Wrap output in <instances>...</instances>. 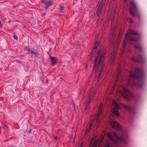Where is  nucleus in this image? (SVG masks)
<instances>
[{
  "label": "nucleus",
  "instance_id": "obj_3",
  "mask_svg": "<svg viewBox=\"0 0 147 147\" xmlns=\"http://www.w3.org/2000/svg\"><path fill=\"white\" fill-rule=\"evenodd\" d=\"M108 136L110 139L115 144H117L118 141H121L124 143L126 142L128 135L127 133L123 132L120 137L116 133H109L108 134Z\"/></svg>",
  "mask_w": 147,
  "mask_h": 147
},
{
  "label": "nucleus",
  "instance_id": "obj_17",
  "mask_svg": "<svg viewBox=\"0 0 147 147\" xmlns=\"http://www.w3.org/2000/svg\"><path fill=\"white\" fill-rule=\"evenodd\" d=\"M42 3L45 5V8H48L50 5H51V4L50 2L47 1L45 0H43L42 1Z\"/></svg>",
  "mask_w": 147,
  "mask_h": 147
},
{
  "label": "nucleus",
  "instance_id": "obj_22",
  "mask_svg": "<svg viewBox=\"0 0 147 147\" xmlns=\"http://www.w3.org/2000/svg\"><path fill=\"white\" fill-rule=\"evenodd\" d=\"M127 21L129 24H131L133 23V21L131 18H127Z\"/></svg>",
  "mask_w": 147,
  "mask_h": 147
},
{
  "label": "nucleus",
  "instance_id": "obj_13",
  "mask_svg": "<svg viewBox=\"0 0 147 147\" xmlns=\"http://www.w3.org/2000/svg\"><path fill=\"white\" fill-rule=\"evenodd\" d=\"M99 42L98 41H97L96 42L94 45V48L92 51L89 57V58H90V60H91V59H92V57L94 55V53L96 52V49L98 45Z\"/></svg>",
  "mask_w": 147,
  "mask_h": 147
},
{
  "label": "nucleus",
  "instance_id": "obj_16",
  "mask_svg": "<svg viewBox=\"0 0 147 147\" xmlns=\"http://www.w3.org/2000/svg\"><path fill=\"white\" fill-rule=\"evenodd\" d=\"M50 58L51 60V65H55L57 63L58 60L56 57L51 56Z\"/></svg>",
  "mask_w": 147,
  "mask_h": 147
},
{
  "label": "nucleus",
  "instance_id": "obj_26",
  "mask_svg": "<svg viewBox=\"0 0 147 147\" xmlns=\"http://www.w3.org/2000/svg\"><path fill=\"white\" fill-rule=\"evenodd\" d=\"M92 125H93V123H92V122L91 121L90 122V125H89V126L88 127V128H90V129H91V127L92 126Z\"/></svg>",
  "mask_w": 147,
  "mask_h": 147
},
{
  "label": "nucleus",
  "instance_id": "obj_24",
  "mask_svg": "<svg viewBox=\"0 0 147 147\" xmlns=\"http://www.w3.org/2000/svg\"><path fill=\"white\" fill-rule=\"evenodd\" d=\"M121 71L120 69H119L117 71V77H119V75L121 73Z\"/></svg>",
  "mask_w": 147,
  "mask_h": 147
},
{
  "label": "nucleus",
  "instance_id": "obj_34",
  "mask_svg": "<svg viewBox=\"0 0 147 147\" xmlns=\"http://www.w3.org/2000/svg\"><path fill=\"white\" fill-rule=\"evenodd\" d=\"M82 146H83V145H82V144H81L80 145L79 147H82Z\"/></svg>",
  "mask_w": 147,
  "mask_h": 147
},
{
  "label": "nucleus",
  "instance_id": "obj_9",
  "mask_svg": "<svg viewBox=\"0 0 147 147\" xmlns=\"http://www.w3.org/2000/svg\"><path fill=\"white\" fill-rule=\"evenodd\" d=\"M128 84L129 86L131 87L138 86L140 88H142L143 85L142 84H138L134 80H131L130 78L128 80Z\"/></svg>",
  "mask_w": 147,
  "mask_h": 147
},
{
  "label": "nucleus",
  "instance_id": "obj_29",
  "mask_svg": "<svg viewBox=\"0 0 147 147\" xmlns=\"http://www.w3.org/2000/svg\"><path fill=\"white\" fill-rule=\"evenodd\" d=\"M112 36H114L115 35V34H114V31H113V30L112 31Z\"/></svg>",
  "mask_w": 147,
  "mask_h": 147
},
{
  "label": "nucleus",
  "instance_id": "obj_1",
  "mask_svg": "<svg viewBox=\"0 0 147 147\" xmlns=\"http://www.w3.org/2000/svg\"><path fill=\"white\" fill-rule=\"evenodd\" d=\"M106 50L100 49L97 50L96 52V57L94 60L93 70L96 71V75H98V79H100L102 76V72L104 68V61L105 57Z\"/></svg>",
  "mask_w": 147,
  "mask_h": 147
},
{
  "label": "nucleus",
  "instance_id": "obj_25",
  "mask_svg": "<svg viewBox=\"0 0 147 147\" xmlns=\"http://www.w3.org/2000/svg\"><path fill=\"white\" fill-rule=\"evenodd\" d=\"M91 129L89 128L88 127V128L85 131V135H87V134L89 132V131H90V130Z\"/></svg>",
  "mask_w": 147,
  "mask_h": 147
},
{
  "label": "nucleus",
  "instance_id": "obj_7",
  "mask_svg": "<svg viewBox=\"0 0 147 147\" xmlns=\"http://www.w3.org/2000/svg\"><path fill=\"white\" fill-rule=\"evenodd\" d=\"M123 96L127 100H130V98L133 97V94L127 89L124 88Z\"/></svg>",
  "mask_w": 147,
  "mask_h": 147
},
{
  "label": "nucleus",
  "instance_id": "obj_35",
  "mask_svg": "<svg viewBox=\"0 0 147 147\" xmlns=\"http://www.w3.org/2000/svg\"><path fill=\"white\" fill-rule=\"evenodd\" d=\"M0 26H2V24H1V21H0Z\"/></svg>",
  "mask_w": 147,
  "mask_h": 147
},
{
  "label": "nucleus",
  "instance_id": "obj_31",
  "mask_svg": "<svg viewBox=\"0 0 147 147\" xmlns=\"http://www.w3.org/2000/svg\"><path fill=\"white\" fill-rule=\"evenodd\" d=\"M60 8L61 9H63V7L62 5H60Z\"/></svg>",
  "mask_w": 147,
  "mask_h": 147
},
{
  "label": "nucleus",
  "instance_id": "obj_28",
  "mask_svg": "<svg viewBox=\"0 0 147 147\" xmlns=\"http://www.w3.org/2000/svg\"><path fill=\"white\" fill-rule=\"evenodd\" d=\"M32 129H30L29 130H28L26 131V132H28V133H30L32 131Z\"/></svg>",
  "mask_w": 147,
  "mask_h": 147
},
{
  "label": "nucleus",
  "instance_id": "obj_19",
  "mask_svg": "<svg viewBox=\"0 0 147 147\" xmlns=\"http://www.w3.org/2000/svg\"><path fill=\"white\" fill-rule=\"evenodd\" d=\"M122 106L127 110L129 111H131L132 110V108L130 106H127V105L124 104H123Z\"/></svg>",
  "mask_w": 147,
  "mask_h": 147
},
{
  "label": "nucleus",
  "instance_id": "obj_32",
  "mask_svg": "<svg viewBox=\"0 0 147 147\" xmlns=\"http://www.w3.org/2000/svg\"><path fill=\"white\" fill-rule=\"evenodd\" d=\"M54 139L55 140H57V136H55L54 137Z\"/></svg>",
  "mask_w": 147,
  "mask_h": 147
},
{
  "label": "nucleus",
  "instance_id": "obj_5",
  "mask_svg": "<svg viewBox=\"0 0 147 147\" xmlns=\"http://www.w3.org/2000/svg\"><path fill=\"white\" fill-rule=\"evenodd\" d=\"M130 5L131 8H129L130 13H131V16L132 17L136 16L139 18H140V15L138 13H135V11H137L138 10V7L134 1H131L130 3Z\"/></svg>",
  "mask_w": 147,
  "mask_h": 147
},
{
  "label": "nucleus",
  "instance_id": "obj_4",
  "mask_svg": "<svg viewBox=\"0 0 147 147\" xmlns=\"http://www.w3.org/2000/svg\"><path fill=\"white\" fill-rule=\"evenodd\" d=\"M134 70L136 73L135 74L131 71H130L129 77L134 80L142 79L144 76V71L141 68H139L136 67H134Z\"/></svg>",
  "mask_w": 147,
  "mask_h": 147
},
{
  "label": "nucleus",
  "instance_id": "obj_14",
  "mask_svg": "<svg viewBox=\"0 0 147 147\" xmlns=\"http://www.w3.org/2000/svg\"><path fill=\"white\" fill-rule=\"evenodd\" d=\"M103 104L101 103L100 104L99 107L98 109V112L97 114L96 117V122H98V119H99L100 115L102 113V109Z\"/></svg>",
  "mask_w": 147,
  "mask_h": 147
},
{
  "label": "nucleus",
  "instance_id": "obj_20",
  "mask_svg": "<svg viewBox=\"0 0 147 147\" xmlns=\"http://www.w3.org/2000/svg\"><path fill=\"white\" fill-rule=\"evenodd\" d=\"M26 49L27 51H28L29 52L28 53V54H30L31 53H32L34 55H35L37 53V52H34L33 51L31 50L29 47H26Z\"/></svg>",
  "mask_w": 147,
  "mask_h": 147
},
{
  "label": "nucleus",
  "instance_id": "obj_6",
  "mask_svg": "<svg viewBox=\"0 0 147 147\" xmlns=\"http://www.w3.org/2000/svg\"><path fill=\"white\" fill-rule=\"evenodd\" d=\"M131 59L134 62L141 64L144 63L146 61V57L142 54H140L138 57L133 56Z\"/></svg>",
  "mask_w": 147,
  "mask_h": 147
},
{
  "label": "nucleus",
  "instance_id": "obj_15",
  "mask_svg": "<svg viewBox=\"0 0 147 147\" xmlns=\"http://www.w3.org/2000/svg\"><path fill=\"white\" fill-rule=\"evenodd\" d=\"M115 52L114 50L113 49L112 52L111 53V56L110 59V61L112 64H113L114 63Z\"/></svg>",
  "mask_w": 147,
  "mask_h": 147
},
{
  "label": "nucleus",
  "instance_id": "obj_11",
  "mask_svg": "<svg viewBox=\"0 0 147 147\" xmlns=\"http://www.w3.org/2000/svg\"><path fill=\"white\" fill-rule=\"evenodd\" d=\"M103 4L102 1L98 4V8L96 11V15L97 16H99L100 14L101 11L102 9Z\"/></svg>",
  "mask_w": 147,
  "mask_h": 147
},
{
  "label": "nucleus",
  "instance_id": "obj_12",
  "mask_svg": "<svg viewBox=\"0 0 147 147\" xmlns=\"http://www.w3.org/2000/svg\"><path fill=\"white\" fill-rule=\"evenodd\" d=\"M111 126L113 128L116 130H121L122 129L121 126L117 123L115 121L112 122L111 123Z\"/></svg>",
  "mask_w": 147,
  "mask_h": 147
},
{
  "label": "nucleus",
  "instance_id": "obj_10",
  "mask_svg": "<svg viewBox=\"0 0 147 147\" xmlns=\"http://www.w3.org/2000/svg\"><path fill=\"white\" fill-rule=\"evenodd\" d=\"M94 94L95 92H91L90 93L88 96V99L87 100L86 103V106L87 109L89 108L90 102L93 98Z\"/></svg>",
  "mask_w": 147,
  "mask_h": 147
},
{
  "label": "nucleus",
  "instance_id": "obj_30",
  "mask_svg": "<svg viewBox=\"0 0 147 147\" xmlns=\"http://www.w3.org/2000/svg\"><path fill=\"white\" fill-rule=\"evenodd\" d=\"M116 78H117L115 80V82L116 83H117V82H118V79L119 77H117V76H116Z\"/></svg>",
  "mask_w": 147,
  "mask_h": 147
},
{
  "label": "nucleus",
  "instance_id": "obj_23",
  "mask_svg": "<svg viewBox=\"0 0 147 147\" xmlns=\"http://www.w3.org/2000/svg\"><path fill=\"white\" fill-rule=\"evenodd\" d=\"M112 146L111 142H108V143L105 144L104 147H111Z\"/></svg>",
  "mask_w": 147,
  "mask_h": 147
},
{
  "label": "nucleus",
  "instance_id": "obj_33",
  "mask_svg": "<svg viewBox=\"0 0 147 147\" xmlns=\"http://www.w3.org/2000/svg\"><path fill=\"white\" fill-rule=\"evenodd\" d=\"M16 62H17L18 63H20V61L19 60H17L16 61Z\"/></svg>",
  "mask_w": 147,
  "mask_h": 147
},
{
  "label": "nucleus",
  "instance_id": "obj_27",
  "mask_svg": "<svg viewBox=\"0 0 147 147\" xmlns=\"http://www.w3.org/2000/svg\"><path fill=\"white\" fill-rule=\"evenodd\" d=\"M13 37L16 40H18V36L16 35H14L13 36Z\"/></svg>",
  "mask_w": 147,
  "mask_h": 147
},
{
  "label": "nucleus",
  "instance_id": "obj_2",
  "mask_svg": "<svg viewBox=\"0 0 147 147\" xmlns=\"http://www.w3.org/2000/svg\"><path fill=\"white\" fill-rule=\"evenodd\" d=\"M140 36V34L134 30L131 29L128 30L125 37L124 42L123 45L121 53L119 55V58L121 57L124 53L127 43H130V42L138 41L139 40Z\"/></svg>",
  "mask_w": 147,
  "mask_h": 147
},
{
  "label": "nucleus",
  "instance_id": "obj_21",
  "mask_svg": "<svg viewBox=\"0 0 147 147\" xmlns=\"http://www.w3.org/2000/svg\"><path fill=\"white\" fill-rule=\"evenodd\" d=\"M131 44L134 45V47L136 48L137 49L141 51L142 50V48L139 45L135 44H134V43H132Z\"/></svg>",
  "mask_w": 147,
  "mask_h": 147
},
{
  "label": "nucleus",
  "instance_id": "obj_8",
  "mask_svg": "<svg viewBox=\"0 0 147 147\" xmlns=\"http://www.w3.org/2000/svg\"><path fill=\"white\" fill-rule=\"evenodd\" d=\"M113 105L114 107L113 110V113L117 116H119V113L118 111V109L120 108L119 105L115 101H113Z\"/></svg>",
  "mask_w": 147,
  "mask_h": 147
},
{
  "label": "nucleus",
  "instance_id": "obj_37",
  "mask_svg": "<svg viewBox=\"0 0 147 147\" xmlns=\"http://www.w3.org/2000/svg\"><path fill=\"white\" fill-rule=\"evenodd\" d=\"M114 89V87L113 86V88H112V90H113V89Z\"/></svg>",
  "mask_w": 147,
  "mask_h": 147
},
{
  "label": "nucleus",
  "instance_id": "obj_38",
  "mask_svg": "<svg viewBox=\"0 0 147 147\" xmlns=\"http://www.w3.org/2000/svg\"><path fill=\"white\" fill-rule=\"evenodd\" d=\"M86 68H87V66H86Z\"/></svg>",
  "mask_w": 147,
  "mask_h": 147
},
{
  "label": "nucleus",
  "instance_id": "obj_18",
  "mask_svg": "<svg viewBox=\"0 0 147 147\" xmlns=\"http://www.w3.org/2000/svg\"><path fill=\"white\" fill-rule=\"evenodd\" d=\"M98 140L97 139H95L94 140L92 144H91L90 147H97Z\"/></svg>",
  "mask_w": 147,
  "mask_h": 147
},
{
  "label": "nucleus",
  "instance_id": "obj_36",
  "mask_svg": "<svg viewBox=\"0 0 147 147\" xmlns=\"http://www.w3.org/2000/svg\"><path fill=\"white\" fill-rule=\"evenodd\" d=\"M1 127H0V134H1Z\"/></svg>",
  "mask_w": 147,
  "mask_h": 147
}]
</instances>
